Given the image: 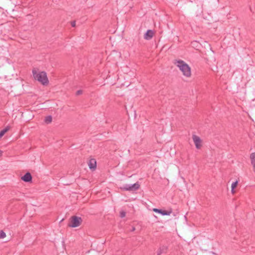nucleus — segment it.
<instances>
[{"label": "nucleus", "mask_w": 255, "mask_h": 255, "mask_svg": "<svg viewBox=\"0 0 255 255\" xmlns=\"http://www.w3.org/2000/svg\"><path fill=\"white\" fill-rule=\"evenodd\" d=\"M253 165V167H254V172L255 173V163L252 164Z\"/></svg>", "instance_id": "obj_19"}, {"label": "nucleus", "mask_w": 255, "mask_h": 255, "mask_svg": "<svg viewBox=\"0 0 255 255\" xmlns=\"http://www.w3.org/2000/svg\"><path fill=\"white\" fill-rule=\"evenodd\" d=\"M238 185V181H236L235 182H234L231 185V191H235V189L237 187Z\"/></svg>", "instance_id": "obj_13"}, {"label": "nucleus", "mask_w": 255, "mask_h": 255, "mask_svg": "<svg viewBox=\"0 0 255 255\" xmlns=\"http://www.w3.org/2000/svg\"><path fill=\"white\" fill-rule=\"evenodd\" d=\"M9 129V127H6L4 129L0 131V138L3 136V135Z\"/></svg>", "instance_id": "obj_11"}, {"label": "nucleus", "mask_w": 255, "mask_h": 255, "mask_svg": "<svg viewBox=\"0 0 255 255\" xmlns=\"http://www.w3.org/2000/svg\"><path fill=\"white\" fill-rule=\"evenodd\" d=\"M126 212H124V211H121V212H120V217H121V218H124V217H125L126 216Z\"/></svg>", "instance_id": "obj_16"}, {"label": "nucleus", "mask_w": 255, "mask_h": 255, "mask_svg": "<svg viewBox=\"0 0 255 255\" xmlns=\"http://www.w3.org/2000/svg\"><path fill=\"white\" fill-rule=\"evenodd\" d=\"M167 250V247L166 246L161 247L157 251L156 255H161L163 253H166Z\"/></svg>", "instance_id": "obj_10"}, {"label": "nucleus", "mask_w": 255, "mask_h": 255, "mask_svg": "<svg viewBox=\"0 0 255 255\" xmlns=\"http://www.w3.org/2000/svg\"><path fill=\"white\" fill-rule=\"evenodd\" d=\"M153 211L156 213H160V214H162V215H169L170 214V212H168L165 210H162L161 209H156V208H154L153 209Z\"/></svg>", "instance_id": "obj_9"}, {"label": "nucleus", "mask_w": 255, "mask_h": 255, "mask_svg": "<svg viewBox=\"0 0 255 255\" xmlns=\"http://www.w3.org/2000/svg\"><path fill=\"white\" fill-rule=\"evenodd\" d=\"M192 138L196 147L197 149H200L201 147V139L198 136L194 134L192 136Z\"/></svg>", "instance_id": "obj_5"}, {"label": "nucleus", "mask_w": 255, "mask_h": 255, "mask_svg": "<svg viewBox=\"0 0 255 255\" xmlns=\"http://www.w3.org/2000/svg\"><path fill=\"white\" fill-rule=\"evenodd\" d=\"M88 165L89 167V168L92 170L94 171L96 169L97 167V162L96 160L92 158L89 160L88 162Z\"/></svg>", "instance_id": "obj_7"}, {"label": "nucleus", "mask_w": 255, "mask_h": 255, "mask_svg": "<svg viewBox=\"0 0 255 255\" xmlns=\"http://www.w3.org/2000/svg\"><path fill=\"white\" fill-rule=\"evenodd\" d=\"M21 180L25 182H31L32 181V177L30 172H26L21 178Z\"/></svg>", "instance_id": "obj_6"}, {"label": "nucleus", "mask_w": 255, "mask_h": 255, "mask_svg": "<svg viewBox=\"0 0 255 255\" xmlns=\"http://www.w3.org/2000/svg\"><path fill=\"white\" fill-rule=\"evenodd\" d=\"M140 187V184L138 182L132 184H125L121 187L122 190L134 191L138 190Z\"/></svg>", "instance_id": "obj_4"}, {"label": "nucleus", "mask_w": 255, "mask_h": 255, "mask_svg": "<svg viewBox=\"0 0 255 255\" xmlns=\"http://www.w3.org/2000/svg\"><path fill=\"white\" fill-rule=\"evenodd\" d=\"M71 24L72 27H75L76 26V22L75 21H72Z\"/></svg>", "instance_id": "obj_18"}, {"label": "nucleus", "mask_w": 255, "mask_h": 255, "mask_svg": "<svg viewBox=\"0 0 255 255\" xmlns=\"http://www.w3.org/2000/svg\"><path fill=\"white\" fill-rule=\"evenodd\" d=\"M6 234L3 231H0V239H3L5 237Z\"/></svg>", "instance_id": "obj_15"}, {"label": "nucleus", "mask_w": 255, "mask_h": 255, "mask_svg": "<svg viewBox=\"0 0 255 255\" xmlns=\"http://www.w3.org/2000/svg\"><path fill=\"white\" fill-rule=\"evenodd\" d=\"M177 63H178L177 66L182 71L183 74L187 77H189L191 74L189 66L181 60H177Z\"/></svg>", "instance_id": "obj_2"}, {"label": "nucleus", "mask_w": 255, "mask_h": 255, "mask_svg": "<svg viewBox=\"0 0 255 255\" xmlns=\"http://www.w3.org/2000/svg\"><path fill=\"white\" fill-rule=\"evenodd\" d=\"M2 155V151L0 150V156Z\"/></svg>", "instance_id": "obj_20"}, {"label": "nucleus", "mask_w": 255, "mask_h": 255, "mask_svg": "<svg viewBox=\"0 0 255 255\" xmlns=\"http://www.w3.org/2000/svg\"><path fill=\"white\" fill-rule=\"evenodd\" d=\"M252 164L255 163V152L252 153L250 155Z\"/></svg>", "instance_id": "obj_12"}, {"label": "nucleus", "mask_w": 255, "mask_h": 255, "mask_svg": "<svg viewBox=\"0 0 255 255\" xmlns=\"http://www.w3.org/2000/svg\"><path fill=\"white\" fill-rule=\"evenodd\" d=\"M154 34L153 31L150 29L147 30L144 35V38L146 40H150Z\"/></svg>", "instance_id": "obj_8"}, {"label": "nucleus", "mask_w": 255, "mask_h": 255, "mask_svg": "<svg viewBox=\"0 0 255 255\" xmlns=\"http://www.w3.org/2000/svg\"><path fill=\"white\" fill-rule=\"evenodd\" d=\"M82 222V219L81 217L76 216H72L70 218L68 226L72 228H76L79 226Z\"/></svg>", "instance_id": "obj_3"}, {"label": "nucleus", "mask_w": 255, "mask_h": 255, "mask_svg": "<svg viewBox=\"0 0 255 255\" xmlns=\"http://www.w3.org/2000/svg\"><path fill=\"white\" fill-rule=\"evenodd\" d=\"M32 74L34 79L43 85H46L48 84L49 81L45 72H37L36 69L34 68L32 70Z\"/></svg>", "instance_id": "obj_1"}, {"label": "nucleus", "mask_w": 255, "mask_h": 255, "mask_svg": "<svg viewBox=\"0 0 255 255\" xmlns=\"http://www.w3.org/2000/svg\"><path fill=\"white\" fill-rule=\"evenodd\" d=\"M82 90H78L76 92V95H80L82 94Z\"/></svg>", "instance_id": "obj_17"}, {"label": "nucleus", "mask_w": 255, "mask_h": 255, "mask_svg": "<svg viewBox=\"0 0 255 255\" xmlns=\"http://www.w3.org/2000/svg\"><path fill=\"white\" fill-rule=\"evenodd\" d=\"M52 121V117L51 116H48L45 117V122L47 124H49L51 123Z\"/></svg>", "instance_id": "obj_14"}]
</instances>
